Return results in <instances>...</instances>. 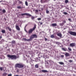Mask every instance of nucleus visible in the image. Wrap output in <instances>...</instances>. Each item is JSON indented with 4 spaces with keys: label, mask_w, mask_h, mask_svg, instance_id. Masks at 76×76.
Wrapping results in <instances>:
<instances>
[{
    "label": "nucleus",
    "mask_w": 76,
    "mask_h": 76,
    "mask_svg": "<svg viewBox=\"0 0 76 76\" xmlns=\"http://www.w3.org/2000/svg\"><path fill=\"white\" fill-rule=\"evenodd\" d=\"M65 56L66 57H69V56H70V54L69 53H66L65 54Z\"/></svg>",
    "instance_id": "12"
},
{
    "label": "nucleus",
    "mask_w": 76,
    "mask_h": 76,
    "mask_svg": "<svg viewBox=\"0 0 76 76\" xmlns=\"http://www.w3.org/2000/svg\"><path fill=\"white\" fill-rule=\"evenodd\" d=\"M7 73H4L3 74H2V76H7Z\"/></svg>",
    "instance_id": "18"
},
{
    "label": "nucleus",
    "mask_w": 76,
    "mask_h": 76,
    "mask_svg": "<svg viewBox=\"0 0 76 76\" xmlns=\"http://www.w3.org/2000/svg\"><path fill=\"white\" fill-rule=\"evenodd\" d=\"M69 2V0H65V3H66V4H67Z\"/></svg>",
    "instance_id": "22"
},
{
    "label": "nucleus",
    "mask_w": 76,
    "mask_h": 76,
    "mask_svg": "<svg viewBox=\"0 0 76 76\" xmlns=\"http://www.w3.org/2000/svg\"><path fill=\"white\" fill-rule=\"evenodd\" d=\"M17 8L18 9H22V7H21L20 6H18L17 7Z\"/></svg>",
    "instance_id": "27"
},
{
    "label": "nucleus",
    "mask_w": 76,
    "mask_h": 76,
    "mask_svg": "<svg viewBox=\"0 0 76 76\" xmlns=\"http://www.w3.org/2000/svg\"><path fill=\"white\" fill-rule=\"evenodd\" d=\"M24 66H25V65L20 64H17L15 65V67H18L20 69L23 68Z\"/></svg>",
    "instance_id": "3"
},
{
    "label": "nucleus",
    "mask_w": 76,
    "mask_h": 76,
    "mask_svg": "<svg viewBox=\"0 0 76 76\" xmlns=\"http://www.w3.org/2000/svg\"><path fill=\"white\" fill-rule=\"evenodd\" d=\"M59 63L60 64H61V65L64 64V63L62 62H59Z\"/></svg>",
    "instance_id": "24"
},
{
    "label": "nucleus",
    "mask_w": 76,
    "mask_h": 76,
    "mask_svg": "<svg viewBox=\"0 0 76 76\" xmlns=\"http://www.w3.org/2000/svg\"><path fill=\"white\" fill-rule=\"evenodd\" d=\"M19 70L18 69L17 70V72L18 73V72H19Z\"/></svg>",
    "instance_id": "35"
},
{
    "label": "nucleus",
    "mask_w": 76,
    "mask_h": 76,
    "mask_svg": "<svg viewBox=\"0 0 76 76\" xmlns=\"http://www.w3.org/2000/svg\"><path fill=\"white\" fill-rule=\"evenodd\" d=\"M64 23H61L60 24V26H63V25H64Z\"/></svg>",
    "instance_id": "25"
},
{
    "label": "nucleus",
    "mask_w": 76,
    "mask_h": 76,
    "mask_svg": "<svg viewBox=\"0 0 76 76\" xmlns=\"http://www.w3.org/2000/svg\"><path fill=\"white\" fill-rule=\"evenodd\" d=\"M7 28L9 30V31H12V29H11V28H10V27H7Z\"/></svg>",
    "instance_id": "19"
},
{
    "label": "nucleus",
    "mask_w": 76,
    "mask_h": 76,
    "mask_svg": "<svg viewBox=\"0 0 76 76\" xmlns=\"http://www.w3.org/2000/svg\"><path fill=\"white\" fill-rule=\"evenodd\" d=\"M12 75L11 74H9L7 76H12Z\"/></svg>",
    "instance_id": "36"
},
{
    "label": "nucleus",
    "mask_w": 76,
    "mask_h": 76,
    "mask_svg": "<svg viewBox=\"0 0 76 76\" xmlns=\"http://www.w3.org/2000/svg\"><path fill=\"white\" fill-rule=\"evenodd\" d=\"M37 20H41V18H38L37 19Z\"/></svg>",
    "instance_id": "33"
},
{
    "label": "nucleus",
    "mask_w": 76,
    "mask_h": 76,
    "mask_svg": "<svg viewBox=\"0 0 76 76\" xmlns=\"http://www.w3.org/2000/svg\"><path fill=\"white\" fill-rule=\"evenodd\" d=\"M21 15L22 16H24V15H26V16H32V15H31V14L28 13H24L21 14Z\"/></svg>",
    "instance_id": "6"
},
{
    "label": "nucleus",
    "mask_w": 76,
    "mask_h": 76,
    "mask_svg": "<svg viewBox=\"0 0 76 76\" xmlns=\"http://www.w3.org/2000/svg\"><path fill=\"white\" fill-rule=\"evenodd\" d=\"M37 38V36L36 34H32L31 36H30V39H29L30 40V41H32V40L33 39H34V38Z\"/></svg>",
    "instance_id": "4"
},
{
    "label": "nucleus",
    "mask_w": 76,
    "mask_h": 76,
    "mask_svg": "<svg viewBox=\"0 0 76 76\" xmlns=\"http://www.w3.org/2000/svg\"><path fill=\"white\" fill-rule=\"evenodd\" d=\"M76 46V43H70V47H75Z\"/></svg>",
    "instance_id": "7"
},
{
    "label": "nucleus",
    "mask_w": 76,
    "mask_h": 76,
    "mask_svg": "<svg viewBox=\"0 0 76 76\" xmlns=\"http://www.w3.org/2000/svg\"><path fill=\"white\" fill-rule=\"evenodd\" d=\"M4 41V40H3V39H2V41Z\"/></svg>",
    "instance_id": "44"
},
{
    "label": "nucleus",
    "mask_w": 76,
    "mask_h": 76,
    "mask_svg": "<svg viewBox=\"0 0 76 76\" xmlns=\"http://www.w3.org/2000/svg\"><path fill=\"white\" fill-rule=\"evenodd\" d=\"M47 0H41V2L42 3H45L47 1Z\"/></svg>",
    "instance_id": "15"
},
{
    "label": "nucleus",
    "mask_w": 76,
    "mask_h": 76,
    "mask_svg": "<svg viewBox=\"0 0 76 76\" xmlns=\"http://www.w3.org/2000/svg\"><path fill=\"white\" fill-rule=\"evenodd\" d=\"M42 72L43 73H48V71L47 70H42Z\"/></svg>",
    "instance_id": "11"
},
{
    "label": "nucleus",
    "mask_w": 76,
    "mask_h": 76,
    "mask_svg": "<svg viewBox=\"0 0 76 76\" xmlns=\"http://www.w3.org/2000/svg\"><path fill=\"white\" fill-rule=\"evenodd\" d=\"M25 4L27 6H28V2L27 1H26Z\"/></svg>",
    "instance_id": "20"
},
{
    "label": "nucleus",
    "mask_w": 76,
    "mask_h": 76,
    "mask_svg": "<svg viewBox=\"0 0 76 76\" xmlns=\"http://www.w3.org/2000/svg\"><path fill=\"white\" fill-rule=\"evenodd\" d=\"M1 38H2V37L1 36H0V39H1Z\"/></svg>",
    "instance_id": "43"
},
{
    "label": "nucleus",
    "mask_w": 76,
    "mask_h": 76,
    "mask_svg": "<svg viewBox=\"0 0 76 76\" xmlns=\"http://www.w3.org/2000/svg\"><path fill=\"white\" fill-rule=\"evenodd\" d=\"M45 41H47V40L48 39H47L45 38Z\"/></svg>",
    "instance_id": "37"
},
{
    "label": "nucleus",
    "mask_w": 76,
    "mask_h": 76,
    "mask_svg": "<svg viewBox=\"0 0 76 76\" xmlns=\"http://www.w3.org/2000/svg\"><path fill=\"white\" fill-rule=\"evenodd\" d=\"M68 49L69 51H72V49H71L70 48L68 47Z\"/></svg>",
    "instance_id": "28"
},
{
    "label": "nucleus",
    "mask_w": 76,
    "mask_h": 76,
    "mask_svg": "<svg viewBox=\"0 0 76 76\" xmlns=\"http://www.w3.org/2000/svg\"><path fill=\"white\" fill-rule=\"evenodd\" d=\"M19 2L20 4H22V1H19Z\"/></svg>",
    "instance_id": "34"
},
{
    "label": "nucleus",
    "mask_w": 76,
    "mask_h": 76,
    "mask_svg": "<svg viewBox=\"0 0 76 76\" xmlns=\"http://www.w3.org/2000/svg\"><path fill=\"white\" fill-rule=\"evenodd\" d=\"M15 27L17 30H18V31H20V28H19V26L16 25L15 26Z\"/></svg>",
    "instance_id": "8"
},
{
    "label": "nucleus",
    "mask_w": 76,
    "mask_h": 76,
    "mask_svg": "<svg viewBox=\"0 0 76 76\" xmlns=\"http://www.w3.org/2000/svg\"><path fill=\"white\" fill-rule=\"evenodd\" d=\"M35 67H36V68H38V67H39V66L37 64H36L35 65Z\"/></svg>",
    "instance_id": "21"
},
{
    "label": "nucleus",
    "mask_w": 76,
    "mask_h": 76,
    "mask_svg": "<svg viewBox=\"0 0 76 76\" xmlns=\"http://www.w3.org/2000/svg\"><path fill=\"white\" fill-rule=\"evenodd\" d=\"M2 12L3 13H6V10H3L2 11Z\"/></svg>",
    "instance_id": "31"
},
{
    "label": "nucleus",
    "mask_w": 76,
    "mask_h": 76,
    "mask_svg": "<svg viewBox=\"0 0 76 76\" xmlns=\"http://www.w3.org/2000/svg\"><path fill=\"white\" fill-rule=\"evenodd\" d=\"M50 37L52 38H55V36H54V34L51 35L50 36Z\"/></svg>",
    "instance_id": "17"
},
{
    "label": "nucleus",
    "mask_w": 76,
    "mask_h": 76,
    "mask_svg": "<svg viewBox=\"0 0 76 76\" xmlns=\"http://www.w3.org/2000/svg\"><path fill=\"white\" fill-rule=\"evenodd\" d=\"M40 25H42V23H40Z\"/></svg>",
    "instance_id": "42"
},
{
    "label": "nucleus",
    "mask_w": 76,
    "mask_h": 76,
    "mask_svg": "<svg viewBox=\"0 0 76 76\" xmlns=\"http://www.w3.org/2000/svg\"><path fill=\"white\" fill-rule=\"evenodd\" d=\"M46 13H49V11L47 10L46 11Z\"/></svg>",
    "instance_id": "32"
},
{
    "label": "nucleus",
    "mask_w": 76,
    "mask_h": 76,
    "mask_svg": "<svg viewBox=\"0 0 76 76\" xmlns=\"http://www.w3.org/2000/svg\"><path fill=\"white\" fill-rule=\"evenodd\" d=\"M51 26H52L53 27H54V26H57V23H54L52 24Z\"/></svg>",
    "instance_id": "9"
},
{
    "label": "nucleus",
    "mask_w": 76,
    "mask_h": 76,
    "mask_svg": "<svg viewBox=\"0 0 76 76\" xmlns=\"http://www.w3.org/2000/svg\"><path fill=\"white\" fill-rule=\"evenodd\" d=\"M68 20H69V21H71V19L70 18L68 19Z\"/></svg>",
    "instance_id": "41"
},
{
    "label": "nucleus",
    "mask_w": 76,
    "mask_h": 76,
    "mask_svg": "<svg viewBox=\"0 0 76 76\" xmlns=\"http://www.w3.org/2000/svg\"><path fill=\"white\" fill-rule=\"evenodd\" d=\"M63 14H64V15H68V14L66 12H63Z\"/></svg>",
    "instance_id": "29"
},
{
    "label": "nucleus",
    "mask_w": 76,
    "mask_h": 76,
    "mask_svg": "<svg viewBox=\"0 0 76 76\" xmlns=\"http://www.w3.org/2000/svg\"><path fill=\"white\" fill-rule=\"evenodd\" d=\"M31 19L32 20H33L34 19H35V17H34V16H31Z\"/></svg>",
    "instance_id": "26"
},
{
    "label": "nucleus",
    "mask_w": 76,
    "mask_h": 76,
    "mask_svg": "<svg viewBox=\"0 0 76 76\" xmlns=\"http://www.w3.org/2000/svg\"><path fill=\"white\" fill-rule=\"evenodd\" d=\"M57 35H58V37H61V38L62 37V35H61V33L58 34H57Z\"/></svg>",
    "instance_id": "13"
},
{
    "label": "nucleus",
    "mask_w": 76,
    "mask_h": 76,
    "mask_svg": "<svg viewBox=\"0 0 76 76\" xmlns=\"http://www.w3.org/2000/svg\"><path fill=\"white\" fill-rule=\"evenodd\" d=\"M54 1H56V0H54Z\"/></svg>",
    "instance_id": "47"
},
{
    "label": "nucleus",
    "mask_w": 76,
    "mask_h": 76,
    "mask_svg": "<svg viewBox=\"0 0 76 76\" xmlns=\"http://www.w3.org/2000/svg\"><path fill=\"white\" fill-rule=\"evenodd\" d=\"M15 41H14V40H13L12 41V44H15Z\"/></svg>",
    "instance_id": "23"
},
{
    "label": "nucleus",
    "mask_w": 76,
    "mask_h": 76,
    "mask_svg": "<svg viewBox=\"0 0 76 76\" xmlns=\"http://www.w3.org/2000/svg\"><path fill=\"white\" fill-rule=\"evenodd\" d=\"M3 67H0V70L2 71V70H3Z\"/></svg>",
    "instance_id": "30"
},
{
    "label": "nucleus",
    "mask_w": 76,
    "mask_h": 76,
    "mask_svg": "<svg viewBox=\"0 0 76 76\" xmlns=\"http://www.w3.org/2000/svg\"><path fill=\"white\" fill-rule=\"evenodd\" d=\"M69 33L70 35H73V36H76V32L69 31Z\"/></svg>",
    "instance_id": "5"
},
{
    "label": "nucleus",
    "mask_w": 76,
    "mask_h": 76,
    "mask_svg": "<svg viewBox=\"0 0 76 76\" xmlns=\"http://www.w3.org/2000/svg\"><path fill=\"white\" fill-rule=\"evenodd\" d=\"M59 43V42H57V44H58V43Z\"/></svg>",
    "instance_id": "45"
},
{
    "label": "nucleus",
    "mask_w": 76,
    "mask_h": 76,
    "mask_svg": "<svg viewBox=\"0 0 76 76\" xmlns=\"http://www.w3.org/2000/svg\"><path fill=\"white\" fill-rule=\"evenodd\" d=\"M1 31L3 34H5V33H6V31L4 30H2Z\"/></svg>",
    "instance_id": "16"
},
{
    "label": "nucleus",
    "mask_w": 76,
    "mask_h": 76,
    "mask_svg": "<svg viewBox=\"0 0 76 76\" xmlns=\"http://www.w3.org/2000/svg\"><path fill=\"white\" fill-rule=\"evenodd\" d=\"M64 55H61V57H62V58L64 57Z\"/></svg>",
    "instance_id": "38"
},
{
    "label": "nucleus",
    "mask_w": 76,
    "mask_h": 76,
    "mask_svg": "<svg viewBox=\"0 0 76 76\" xmlns=\"http://www.w3.org/2000/svg\"><path fill=\"white\" fill-rule=\"evenodd\" d=\"M7 57L9 58V60H10V58L13 60V59H16V58H18V57H17V56L15 55H7Z\"/></svg>",
    "instance_id": "1"
},
{
    "label": "nucleus",
    "mask_w": 76,
    "mask_h": 76,
    "mask_svg": "<svg viewBox=\"0 0 76 76\" xmlns=\"http://www.w3.org/2000/svg\"><path fill=\"white\" fill-rule=\"evenodd\" d=\"M62 50H63L65 51H66L67 50V48H62Z\"/></svg>",
    "instance_id": "14"
},
{
    "label": "nucleus",
    "mask_w": 76,
    "mask_h": 76,
    "mask_svg": "<svg viewBox=\"0 0 76 76\" xmlns=\"http://www.w3.org/2000/svg\"><path fill=\"white\" fill-rule=\"evenodd\" d=\"M1 1H0V3H1Z\"/></svg>",
    "instance_id": "46"
},
{
    "label": "nucleus",
    "mask_w": 76,
    "mask_h": 76,
    "mask_svg": "<svg viewBox=\"0 0 76 76\" xmlns=\"http://www.w3.org/2000/svg\"><path fill=\"white\" fill-rule=\"evenodd\" d=\"M23 40V41H30V40L29 39H26V38H23L22 39Z\"/></svg>",
    "instance_id": "10"
},
{
    "label": "nucleus",
    "mask_w": 76,
    "mask_h": 76,
    "mask_svg": "<svg viewBox=\"0 0 76 76\" xmlns=\"http://www.w3.org/2000/svg\"><path fill=\"white\" fill-rule=\"evenodd\" d=\"M36 12H38V10H36Z\"/></svg>",
    "instance_id": "40"
},
{
    "label": "nucleus",
    "mask_w": 76,
    "mask_h": 76,
    "mask_svg": "<svg viewBox=\"0 0 76 76\" xmlns=\"http://www.w3.org/2000/svg\"><path fill=\"white\" fill-rule=\"evenodd\" d=\"M36 24H35L34 27L32 28H31L29 30L28 32L26 31V32L27 33H28L29 34H32V32L34 31L35 29H36Z\"/></svg>",
    "instance_id": "2"
},
{
    "label": "nucleus",
    "mask_w": 76,
    "mask_h": 76,
    "mask_svg": "<svg viewBox=\"0 0 76 76\" xmlns=\"http://www.w3.org/2000/svg\"><path fill=\"white\" fill-rule=\"evenodd\" d=\"M69 62H72L73 61L72 60H70L69 61Z\"/></svg>",
    "instance_id": "39"
}]
</instances>
